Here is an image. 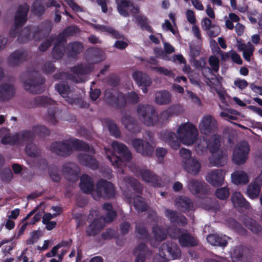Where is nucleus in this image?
Segmentation results:
<instances>
[{"label": "nucleus", "mask_w": 262, "mask_h": 262, "mask_svg": "<svg viewBox=\"0 0 262 262\" xmlns=\"http://www.w3.org/2000/svg\"><path fill=\"white\" fill-rule=\"evenodd\" d=\"M50 148L52 152L64 157L70 156L73 148L77 151H84L93 155L95 154V150L92 145L77 139L55 141L51 144Z\"/></svg>", "instance_id": "nucleus-1"}, {"label": "nucleus", "mask_w": 262, "mask_h": 262, "mask_svg": "<svg viewBox=\"0 0 262 262\" xmlns=\"http://www.w3.org/2000/svg\"><path fill=\"white\" fill-rule=\"evenodd\" d=\"M137 114L139 119L147 126H153L158 122L165 123L171 117V114L168 111H163L159 116L155 108L150 105H139Z\"/></svg>", "instance_id": "nucleus-2"}, {"label": "nucleus", "mask_w": 262, "mask_h": 262, "mask_svg": "<svg viewBox=\"0 0 262 262\" xmlns=\"http://www.w3.org/2000/svg\"><path fill=\"white\" fill-rule=\"evenodd\" d=\"M111 146L114 151L108 148H105V150L107 159L114 167L121 168L124 165V161L128 162L132 160L131 152L124 144L114 141Z\"/></svg>", "instance_id": "nucleus-3"}, {"label": "nucleus", "mask_w": 262, "mask_h": 262, "mask_svg": "<svg viewBox=\"0 0 262 262\" xmlns=\"http://www.w3.org/2000/svg\"><path fill=\"white\" fill-rule=\"evenodd\" d=\"M29 78L24 81L25 89L32 94H40L45 91L43 85L46 79L38 72L34 71L28 73Z\"/></svg>", "instance_id": "nucleus-4"}, {"label": "nucleus", "mask_w": 262, "mask_h": 262, "mask_svg": "<svg viewBox=\"0 0 262 262\" xmlns=\"http://www.w3.org/2000/svg\"><path fill=\"white\" fill-rule=\"evenodd\" d=\"M116 194L115 188L110 182L104 179L99 180L96 186V190L92 193V197L96 201L104 199H113Z\"/></svg>", "instance_id": "nucleus-5"}, {"label": "nucleus", "mask_w": 262, "mask_h": 262, "mask_svg": "<svg viewBox=\"0 0 262 262\" xmlns=\"http://www.w3.org/2000/svg\"><path fill=\"white\" fill-rule=\"evenodd\" d=\"M180 141L185 145H192L197 140L198 132L195 126L191 123H184L178 129Z\"/></svg>", "instance_id": "nucleus-6"}, {"label": "nucleus", "mask_w": 262, "mask_h": 262, "mask_svg": "<svg viewBox=\"0 0 262 262\" xmlns=\"http://www.w3.org/2000/svg\"><path fill=\"white\" fill-rule=\"evenodd\" d=\"M104 100L107 104L119 109L124 107L126 104L125 96L122 93L112 88L105 90Z\"/></svg>", "instance_id": "nucleus-7"}, {"label": "nucleus", "mask_w": 262, "mask_h": 262, "mask_svg": "<svg viewBox=\"0 0 262 262\" xmlns=\"http://www.w3.org/2000/svg\"><path fill=\"white\" fill-rule=\"evenodd\" d=\"M29 6L25 3L19 5L17 9L14 18V27L10 29L9 35L15 38L18 33V29L22 27L27 20Z\"/></svg>", "instance_id": "nucleus-8"}, {"label": "nucleus", "mask_w": 262, "mask_h": 262, "mask_svg": "<svg viewBox=\"0 0 262 262\" xmlns=\"http://www.w3.org/2000/svg\"><path fill=\"white\" fill-rule=\"evenodd\" d=\"M181 254L178 245L172 242L167 241L163 243L159 248V256L164 260L178 259Z\"/></svg>", "instance_id": "nucleus-9"}, {"label": "nucleus", "mask_w": 262, "mask_h": 262, "mask_svg": "<svg viewBox=\"0 0 262 262\" xmlns=\"http://www.w3.org/2000/svg\"><path fill=\"white\" fill-rule=\"evenodd\" d=\"M174 239H178L180 245L183 247H193L198 245L197 239L193 235L187 232H183L182 229L174 228L170 234Z\"/></svg>", "instance_id": "nucleus-10"}, {"label": "nucleus", "mask_w": 262, "mask_h": 262, "mask_svg": "<svg viewBox=\"0 0 262 262\" xmlns=\"http://www.w3.org/2000/svg\"><path fill=\"white\" fill-rule=\"evenodd\" d=\"M250 151L248 143L246 141H242L238 143L234 147L233 155V162L237 165L244 164Z\"/></svg>", "instance_id": "nucleus-11"}, {"label": "nucleus", "mask_w": 262, "mask_h": 262, "mask_svg": "<svg viewBox=\"0 0 262 262\" xmlns=\"http://www.w3.org/2000/svg\"><path fill=\"white\" fill-rule=\"evenodd\" d=\"M132 146L138 153L144 157H150L154 152V147L147 141L140 139L132 140Z\"/></svg>", "instance_id": "nucleus-12"}, {"label": "nucleus", "mask_w": 262, "mask_h": 262, "mask_svg": "<svg viewBox=\"0 0 262 262\" xmlns=\"http://www.w3.org/2000/svg\"><path fill=\"white\" fill-rule=\"evenodd\" d=\"M199 128L202 134L208 135L217 131V121L210 115L204 116L199 125Z\"/></svg>", "instance_id": "nucleus-13"}, {"label": "nucleus", "mask_w": 262, "mask_h": 262, "mask_svg": "<svg viewBox=\"0 0 262 262\" xmlns=\"http://www.w3.org/2000/svg\"><path fill=\"white\" fill-rule=\"evenodd\" d=\"M117 10L119 13L124 17L129 16L128 9L133 16L136 17V15L139 13L140 8L139 6H135L134 3L129 0H121L117 6Z\"/></svg>", "instance_id": "nucleus-14"}, {"label": "nucleus", "mask_w": 262, "mask_h": 262, "mask_svg": "<svg viewBox=\"0 0 262 262\" xmlns=\"http://www.w3.org/2000/svg\"><path fill=\"white\" fill-rule=\"evenodd\" d=\"M250 251L243 245L236 247L231 254L233 262H250Z\"/></svg>", "instance_id": "nucleus-15"}, {"label": "nucleus", "mask_w": 262, "mask_h": 262, "mask_svg": "<svg viewBox=\"0 0 262 262\" xmlns=\"http://www.w3.org/2000/svg\"><path fill=\"white\" fill-rule=\"evenodd\" d=\"M221 135L215 134L213 135L208 141H204L205 146L202 147L201 143H199L198 145V148H200L202 151L207 148L210 152L212 154H214L217 151H221V150H220L221 145Z\"/></svg>", "instance_id": "nucleus-16"}, {"label": "nucleus", "mask_w": 262, "mask_h": 262, "mask_svg": "<svg viewBox=\"0 0 262 262\" xmlns=\"http://www.w3.org/2000/svg\"><path fill=\"white\" fill-rule=\"evenodd\" d=\"M225 175V171L223 169H214L208 173L206 180L213 186L217 187L223 185Z\"/></svg>", "instance_id": "nucleus-17"}, {"label": "nucleus", "mask_w": 262, "mask_h": 262, "mask_svg": "<svg viewBox=\"0 0 262 262\" xmlns=\"http://www.w3.org/2000/svg\"><path fill=\"white\" fill-rule=\"evenodd\" d=\"M62 172L69 181L75 182L78 179L80 169L75 163H68L63 165Z\"/></svg>", "instance_id": "nucleus-18"}, {"label": "nucleus", "mask_w": 262, "mask_h": 262, "mask_svg": "<svg viewBox=\"0 0 262 262\" xmlns=\"http://www.w3.org/2000/svg\"><path fill=\"white\" fill-rule=\"evenodd\" d=\"M183 167L187 173L195 176L201 170V163L195 158H187L186 160L183 161Z\"/></svg>", "instance_id": "nucleus-19"}, {"label": "nucleus", "mask_w": 262, "mask_h": 262, "mask_svg": "<svg viewBox=\"0 0 262 262\" xmlns=\"http://www.w3.org/2000/svg\"><path fill=\"white\" fill-rule=\"evenodd\" d=\"M92 26L95 30L104 32L113 38L123 40L125 39V37L123 34L113 27L99 24H92Z\"/></svg>", "instance_id": "nucleus-20"}, {"label": "nucleus", "mask_w": 262, "mask_h": 262, "mask_svg": "<svg viewBox=\"0 0 262 262\" xmlns=\"http://www.w3.org/2000/svg\"><path fill=\"white\" fill-rule=\"evenodd\" d=\"M188 187L190 191L194 195H206L207 192V185L204 182L195 179L191 180Z\"/></svg>", "instance_id": "nucleus-21"}, {"label": "nucleus", "mask_w": 262, "mask_h": 262, "mask_svg": "<svg viewBox=\"0 0 262 262\" xmlns=\"http://www.w3.org/2000/svg\"><path fill=\"white\" fill-rule=\"evenodd\" d=\"M121 122L125 128L129 132L137 134L141 132V127L137 120L128 115H124Z\"/></svg>", "instance_id": "nucleus-22"}, {"label": "nucleus", "mask_w": 262, "mask_h": 262, "mask_svg": "<svg viewBox=\"0 0 262 262\" xmlns=\"http://www.w3.org/2000/svg\"><path fill=\"white\" fill-rule=\"evenodd\" d=\"M27 58L26 52L17 50L12 53L8 57V64L11 67H16L24 62Z\"/></svg>", "instance_id": "nucleus-23"}, {"label": "nucleus", "mask_w": 262, "mask_h": 262, "mask_svg": "<svg viewBox=\"0 0 262 262\" xmlns=\"http://www.w3.org/2000/svg\"><path fill=\"white\" fill-rule=\"evenodd\" d=\"M52 28V23L48 20L39 24L34 31L33 37L40 38L46 37L50 34Z\"/></svg>", "instance_id": "nucleus-24"}, {"label": "nucleus", "mask_w": 262, "mask_h": 262, "mask_svg": "<svg viewBox=\"0 0 262 262\" xmlns=\"http://www.w3.org/2000/svg\"><path fill=\"white\" fill-rule=\"evenodd\" d=\"M77 159L82 165L93 170L97 169L99 167L98 162L93 156L86 154H79L77 156Z\"/></svg>", "instance_id": "nucleus-25"}, {"label": "nucleus", "mask_w": 262, "mask_h": 262, "mask_svg": "<svg viewBox=\"0 0 262 262\" xmlns=\"http://www.w3.org/2000/svg\"><path fill=\"white\" fill-rule=\"evenodd\" d=\"M104 227L102 216L94 219L86 228V234L88 236H95L99 233Z\"/></svg>", "instance_id": "nucleus-26"}, {"label": "nucleus", "mask_w": 262, "mask_h": 262, "mask_svg": "<svg viewBox=\"0 0 262 262\" xmlns=\"http://www.w3.org/2000/svg\"><path fill=\"white\" fill-rule=\"evenodd\" d=\"M79 187L83 192L92 194L94 190V183L92 178L88 174H83L80 178Z\"/></svg>", "instance_id": "nucleus-27"}, {"label": "nucleus", "mask_w": 262, "mask_h": 262, "mask_svg": "<svg viewBox=\"0 0 262 262\" xmlns=\"http://www.w3.org/2000/svg\"><path fill=\"white\" fill-rule=\"evenodd\" d=\"M165 214L171 223H177L183 226L188 223L186 217L182 214H178L176 211L167 209L165 211Z\"/></svg>", "instance_id": "nucleus-28"}, {"label": "nucleus", "mask_w": 262, "mask_h": 262, "mask_svg": "<svg viewBox=\"0 0 262 262\" xmlns=\"http://www.w3.org/2000/svg\"><path fill=\"white\" fill-rule=\"evenodd\" d=\"M83 46L81 42L78 41L70 42L66 48V53L69 58H75L83 52Z\"/></svg>", "instance_id": "nucleus-29"}, {"label": "nucleus", "mask_w": 262, "mask_h": 262, "mask_svg": "<svg viewBox=\"0 0 262 262\" xmlns=\"http://www.w3.org/2000/svg\"><path fill=\"white\" fill-rule=\"evenodd\" d=\"M161 138L166 142L172 148L177 150L180 147L177 135L168 130H165L161 134Z\"/></svg>", "instance_id": "nucleus-30"}, {"label": "nucleus", "mask_w": 262, "mask_h": 262, "mask_svg": "<svg viewBox=\"0 0 262 262\" xmlns=\"http://www.w3.org/2000/svg\"><path fill=\"white\" fill-rule=\"evenodd\" d=\"M15 90L13 85L5 83L0 85V101L11 99L14 95Z\"/></svg>", "instance_id": "nucleus-31"}, {"label": "nucleus", "mask_w": 262, "mask_h": 262, "mask_svg": "<svg viewBox=\"0 0 262 262\" xmlns=\"http://www.w3.org/2000/svg\"><path fill=\"white\" fill-rule=\"evenodd\" d=\"M176 204L182 212L194 210L193 201L186 196H180L176 200Z\"/></svg>", "instance_id": "nucleus-32"}, {"label": "nucleus", "mask_w": 262, "mask_h": 262, "mask_svg": "<svg viewBox=\"0 0 262 262\" xmlns=\"http://www.w3.org/2000/svg\"><path fill=\"white\" fill-rule=\"evenodd\" d=\"M92 63H79L71 68V72L77 76H83L90 74L93 70Z\"/></svg>", "instance_id": "nucleus-33"}, {"label": "nucleus", "mask_w": 262, "mask_h": 262, "mask_svg": "<svg viewBox=\"0 0 262 262\" xmlns=\"http://www.w3.org/2000/svg\"><path fill=\"white\" fill-rule=\"evenodd\" d=\"M140 173L145 182L150 183L154 187L160 186V178L155 173L147 169H142Z\"/></svg>", "instance_id": "nucleus-34"}, {"label": "nucleus", "mask_w": 262, "mask_h": 262, "mask_svg": "<svg viewBox=\"0 0 262 262\" xmlns=\"http://www.w3.org/2000/svg\"><path fill=\"white\" fill-rule=\"evenodd\" d=\"M18 144L21 145H27L33 142L35 138L32 130H23L17 133Z\"/></svg>", "instance_id": "nucleus-35"}, {"label": "nucleus", "mask_w": 262, "mask_h": 262, "mask_svg": "<svg viewBox=\"0 0 262 262\" xmlns=\"http://www.w3.org/2000/svg\"><path fill=\"white\" fill-rule=\"evenodd\" d=\"M210 163L215 166H223L227 162V154L224 150L217 151L214 154H212L211 157L209 158Z\"/></svg>", "instance_id": "nucleus-36"}, {"label": "nucleus", "mask_w": 262, "mask_h": 262, "mask_svg": "<svg viewBox=\"0 0 262 262\" xmlns=\"http://www.w3.org/2000/svg\"><path fill=\"white\" fill-rule=\"evenodd\" d=\"M103 210L106 211V213L104 217H102L103 223H112L117 216V212L113 209V205L110 203H105L102 206Z\"/></svg>", "instance_id": "nucleus-37"}, {"label": "nucleus", "mask_w": 262, "mask_h": 262, "mask_svg": "<svg viewBox=\"0 0 262 262\" xmlns=\"http://www.w3.org/2000/svg\"><path fill=\"white\" fill-rule=\"evenodd\" d=\"M86 54L89 60L95 63L101 62L103 60V52L97 48H90L86 51Z\"/></svg>", "instance_id": "nucleus-38"}, {"label": "nucleus", "mask_w": 262, "mask_h": 262, "mask_svg": "<svg viewBox=\"0 0 262 262\" xmlns=\"http://www.w3.org/2000/svg\"><path fill=\"white\" fill-rule=\"evenodd\" d=\"M132 76L139 86H149L151 83L150 77L141 71H135L133 73Z\"/></svg>", "instance_id": "nucleus-39"}, {"label": "nucleus", "mask_w": 262, "mask_h": 262, "mask_svg": "<svg viewBox=\"0 0 262 262\" xmlns=\"http://www.w3.org/2000/svg\"><path fill=\"white\" fill-rule=\"evenodd\" d=\"M231 200L233 205L238 207L248 209L251 207L250 203L239 192L233 193L231 197Z\"/></svg>", "instance_id": "nucleus-40"}, {"label": "nucleus", "mask_w": 262, "mask_h": 262, "mask_svg": "<svg viewBox=\"0 0 262 262\" xmlns=\"http://www.w3.org/2000/svg\"><path fill=\"white\" fill-rule=\"evenodd\" d=\"M207 240L209 244L213 246L225 247L228 244L225 235L220 236L215 234H211L207 236Z\"/></svg>", "instance_id": "nucleus-41"}, {"label": "nucleus", "mask_w": 262, "mask_h": 262, "mask_svg": "<svg viewBox=\"0 0 262 262\" xmlns=\"http://www.w3.org/2000/svg\"><path fill=\"white\" fill-rule=\"evenodd\" d=\"M171 94L166 90L158 91L156 93L155 102L158 104H168L171 102Z\"/></svg>", "instance_id": "nucleus-42"}, {"label": "nucleus", "mask_w": 262, "mask_h": 262, "mask_svg": "<svg viewBox=\"0 0 262 262\" xmlns=\"http://www.w3.org/2000/svg\"><path fill=\"white\" fill-rule=\"evenodd\" d=\"M232 182L236 185L246 184L249 182L247 174L243 171H235L231 174Z\"/></svg>", "instance_id": "nucleus-43"}, {"label": "nucleus", "mask_w": 262, "mask_h": 262, "mask_svg": "<svg viewBox=\"0 0 262 262\" xmlns=\"http://www.w3.org/2000/svg\"><path fill=\"white\" fill-rule=\"evenodd\" d=\"M31 12L37 17H41L46 12L44 0H35L31 6Z\"/></svg>", "instance_id": "nucleus-44"}, {"label": "nucleus", "mask_w": 262, "mask_h": 262, "mask_svg": "<svg viewBox=\"0 0 262 262\" xmlns=\"http://www.w3.org/2000/svg\"><path fill=\"white\" fill-rule=\"evenodd\" d=\"M154 237L157 242H162L167 238V232L166 230L158 225H155L152 227Z\"/></svg>", "instance_id": "nucleus-45"}, {"label": "nucleus", "mask_w": 262, "mask_h": 262, "mask_svg": "<svg viewBox=\"0 0 262 262\" xmlns=\"http://www.w3.org/2000/svg\"><path fill=\"white\" fill-rule=\"evenodd\" d=\"M260 190L261 185L254 181L253 183H250L248 185L247 189V193L250 198L254 199L258 196Z\"/></svg>", "instance_id": "nucleus-46"}, {"label": "nucleus", "mask_w": 262, "mask_h": 262, "mask_svg": "<svg viewBox=\"0 0 262 262\" xmlns=\"http://www.w3.org/2000/svg\"><path fill=\"white\" fill-rule=\"evenodd\" d=\"M55 102L54 100L47 96H39L35 97L31 103H33V106H38L53 105Z\"/></svg>", "instance_id": "nucleus-47"}, {"label": "nucleus", "mask_w": 262, "mask_h": 262, "mask_svg": "<svg viewBox=\"0 0 262 262\" xmlns=\"http://www.w3.org/2000/svg\"><path fill=\"white\" fill-rule=\"evenodd\" d=\"M245 225L251 231L257 235H260L262 232L261 226L252 219H249L246 221Z\"/></svg>", "instance_id": "nucleus-48"}, {"label": "nucleus", "mask_w": 262, "mask_h": 262, "mask_svg": "<svg viewBox=\"0 0 262 262\" xmlns=\"http://www.w3.org/2000/svg\"><path fill=\"white\" fill-rule=\"evenodd\" d=\"M136 231L139 234V238L148 242L150 239V236L147 229L142 223L136 224Z\"/></svg>", "instance_id": "nucleus-49"}, {"label": "nucleus", "mask_w": 262, "mask_h": 262, "mask_svg": "<svg viewBox=\"0 0 262 262\" xmlns=\"http://www.w3.org/2000/svg\"><path fill=\"white\" fill-rule=\"evenodd\" d=\"M55 89L64 98H67L70 92V86L68 82L64 81H61L56 84Z\"/></svg>", "instance_id": "nucleus-50"}, {"label": "nucleus", "mask_w": 262, "mask_h": 262, "mask_svg": "<svg viewBox=\"0 0 262 262\" xmlns=\"http://www.w3.org/2000/svg\"><path fill=\"white\" fill-rule=\"evenodd\" d=\"M31 30L30 27H25L18 34L17 41L20 43H24L31 38Z\"/></svg>", "instance_id": "nucleus-51"}, {"label": "nucleus", "mask_w": 262, "mask_h": 262, "mask_svg": "<svg viewBox=\"0 0 262 262\" xmlns=\"http://www.w3.org/2000/svg\"><path fill=\"white\" fill-rule=\"evenodd\" d=\"M25 151L28 156L32 158L38 157L40 154V149L33 142L26 145Z\"/></svg>", "instance_id": "nucleus-52"}, {"label": "nucleus", "mask_w": 262, "mask_h": 262, "mask_svg": "<svg viewBox=\"0 0 262 262\" xmlns=\"http://www.w3.org/2000/svg\"><path fill=\"white\" fill-rule=\"evenodd\" d=\"M66 52L64 46L54 43V48L52 51V55L53 58L59 60L62 58Z\"/></svg>", "instance_id": "nucleus-53"}, {"label": "nucleus", "mask_w": 262, "mask_h": 262, "mask_svg": "<svg viewBox=\"0 0 262 262\" xmlns=\"http://www.w3.org/2000/svg\"><path fill=\"white\" fill-rule=\"evenodd\" d=\"M134 206L138 212H142L147 210V205L143 201V198L137 195L134 198Z\"/></svg>", "instance_id": "nucleus-54"}, {"label": "nucleus", "mask_w": 262, "mask_h": 262, "mask_svg": "<svg viewBox=\"0 0 262 262\" xmlns=\"http://www.w3.org/2000/svg\"><path fill=\"white\" fill-rule=\"evenodd\" d=\"M138 254H142L145 256L151 255L152 251L149 250L145 243H140L133 250V254L137 255Z\"/></svg>", "instance_id": "nucleus-55"}, {"label": "nucleus", "mask_w": 262, "mask_h": 262, "mask_svg": "<svg viewBox=\"0 0 262 262\" xmlns=\"http://www.w3.org/2000/svg\"><path fill=\"white\" fill-rule=\"evenodd\" d=\"M35 136L37 135L39 137H45L49 136L50 134V130L43 125H36L32 127V129Z\"/></svg>", "instance_id": "nucleus-56"}, {"label": "nucleus", "mask_w": 262, "mask_h": 262, "mask_svg": "<svg viewBox=\"0 0 262 262\" xmlns=\"http://www.w3.org/2000/svg\"><path fill=\"white\" fill-rule=\"evenodd\" d=\"M127 183L129 184L131 188L137 193H141L143 191V187L141 184L133 177L127 178Z\"/></svg>", "instance_id": "nucleus-57"}, {"label": "nucleus", "mask_w": 262, "mask_h": 262, "mask_svg": "<svg viewBox=\"0 0 262 262\" xmlns=\"http://www.w3.org/2000/svg\"><path fill=\"white\" fill-rule=\"evenodd\" d=\"M1 143L3 144L10 145H14L18 143L17 133H16L13 136H11L10 135H5L2 138Z\"/></svg>", "instance_id": "nucleus-58"}, {"label": "nucleus", "mask_w": 262, "mask_h": 262, "mask_svg": "<svg viewBox=\"0 0 262 262\" xmlns=\"http://www.w3.org/2000/svg\"><path fill=\"white\" fill-rule=\"evenodd\" d=\"M215 193L216 198L220 200H224L229 196V189L227 187L217 188Z\"/></svg>", "instance_id": "nucleus-59"}, {"label": "nucleus", "mask_w": 262, "mask_h": 262, "mask_svg": "<svg viewBox=\"0 0 262 262\" xmlns=\"http://www.w3.org/2000/svg\"><path fill=\"white\" fill-rule=\"evenodd\" d=\"M0 178L2 181L9 182L13 178V173L10 168H5L0 173Z\"/></svg>", "instance_id": "nucleus-60"}, {"label": "nucleus", "mask_w": 262, "mask_h": 262, "mask_svg": "<svg viewBox=\"0 0 262 262\" xmlns=\"http://www.w3.org/2000/svg\"><path fill=\"white\" fill-rule=\"evenodd\" d=\"M56 109L54 107H50L48 109L47 121L52 125H56L57 120L55 117Z\"/></svg>", "instance_id": "nucleus-61"}, {"label": "nucleus", "mask_w": 262, "mask_h": 262, "mask_svg": "<svg viewBox=\"0 0 262 262\" xmlns=\"http://www.w3.org/2000/svg\"><path fill=\"white\" fill-rule=\"evenodd\" d=\"M136 19L137 23L140 26L142 29H145L146 30L149 31L151 27L148 25L147 18L141 15H137L136 16Z\"/></svg>", "instance_id": "nucleus-62"}, {"label": "nucleus", "mask_w": 262, "mask_h": 262, "mask_svg": "<svg viewBox=\"0 0 262 262\" xmlns=\"http://www.w3.org/2000/svg\"><path fill=\"white\" fill-rule=\"evenodd\" d=\"M227 224L229 227L237 231H241L244 229L243 226L236 220L233 218H229L227 220Z\"/></svg>", "instance_id": "nucleus-63"}, {"label": "nucleus", "mask_w": 262, "mask_h": 262, "mask_svg": "<svg viewBox=\"0 0 262 262\" xmlns=\"http://www.w3.org/2000/svg\"><path fill=\"white\" fill-rule=\"evenodd\" d=\"M209 64L211 67L210 69L214 72H218L220 68L219 60L215 56H211L208 60Z\"/></svg>", "instance_id": "nucleus-64"}]
</instances>
